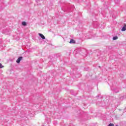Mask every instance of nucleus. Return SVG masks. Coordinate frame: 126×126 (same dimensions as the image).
Listing matches in <instances>:
<instances>
[{
  "label": "nucleus",
  "mask_w": 126,
  "mask_h": 126,
  "mask_svg": "<svg viewBox=\"0 0 126 126\" xmlns=\"http://www.w3.org/2000/svg\"><path fill=\"white\" fill-rule=\"evenodd\" d=\"M38 35H39V37H41V39H43V40H45V36H44L43 35V34H42V33H38Z\"/></svg>",
  "instance_id": "obj_1"
},
{
  "label": "nucleus",
  "mask_w": 126,
  "mask_h": 126,
  "mask_svg": "<svg viewBox=\"0 0 126 126\" xmlns=\"http://www.w3.org/2000/svg\"><path fill=\"white\" fill-rule=\"evenodd\" d=\"M21 60H22V57H19L16 61V63H20V61H21Z\"/></svg>",
  "instance_id": "obj_2"
},
{
  "label": "nucleus",
  "mask_w": 126,
  "mask_h": 126,
  "mask_svg": "<svg viewBox=\"0 0 126 126\" xmlns=\"http://www.w3.org/2000/svg\"><path fill=\"white\" fill-rule=\"evenodd\" d=\"M36 1L39 5L41 4V3L42 2V0H36Z\"/></svg>",
  "instance_id": "obj_3"
},
{
  "label": "nucleus",
  "mask_w": 126,
  "mask_h": 126,
  "mask_svg": "<svg viewBox=\"0 0 126 126\" xmlns=\"http://www.w3.org/2000/svg\"><path fill=\"white\" fill-rule=\"evenodd\" d=\"M126 30V25H125L122 28L121 31L124 32Z\"/></svg>",
  "instance_id": "obj_4"
},
{
  "label": "nucleus",
  "mask_w": 126,
  "mask_h": 126,
  "mask_svg": "<svg viewBox=\"0 0 126 126\" xmlns=\"http://www.w3.org/2000/svg\"><path fill=\"white\" fill-rule=\"evenodd\" d=\"M74 43H75V40H74V39L70 40V44H74Z\"/></svg>",
  "instance_id": "obj_5"
},
{
  "label": "nucleus",
  "mask_w": 126,
  "mask_h": 126,
  "mask_svg": "<svg viewBox=\"0 0 126 126\" xmlns=\"http://www.w3.org/2000/svg\"><path fill=\"white\" fill-rule=\"evenodd\" d=\"M118 38L119 37H118V36H115L113 37V40H118Z\"/></svg>",
  "instance_id": "obj_6"
},
{
  "label": "nucleus",
  "mask_w": 126,
  "mask_h": 126,
  "mask_svg": "<svg viewBox=\"0 0 126 126\" xmlns=\"http://www.w3.org/2000/svg\"><path fill=\"white\" fill-rule=\"evenodd\" d=\"M22 24L23 26H26V23L25 22H22Z\"/></svg>",
  "instance_id": "obj_7"
},
{
  "label": "nucleus",
  "mask_w": 126,
  "mask_h": 126,
  "mask_svg": "<svg viewBox=\"0 0 126 126\" xmlns=\"http://www.w3.org/2000/svg\"><path fill=\"white\" fill-rule=\"evenodd\" d=\"M3 67V65L1 64V63H0V68H2Z\"/></svg>",
  "instance_id": "obj_8"
},
{
  "label": "nucleus",
  "mask_w": 126,
  "mask_h": 126,
  "mask_svg": "<svg viewBox=\"0 0 126 126\" xmlns=\"http://www.w3.org/2000/svg\"><path fill=\"white\" fill-rule=\"evenodd\" d=\"M108 126H114V124L110 123Z\"/></svg>",
  "instance_id": "obj_9"
}]
</instances>
